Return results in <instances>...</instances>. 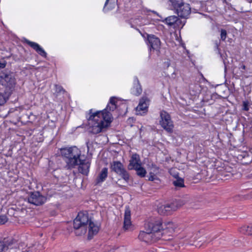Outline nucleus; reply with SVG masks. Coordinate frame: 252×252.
I'll return each mask as SVG.
<instances>
[{
	"instance_id": "nucleus-1",
	"label": "nucleus",
	"mask_w": 252,
	"mask_h": 252,
	"mask_svg": "<svg viewBox=\"0 0 252 252\" xmlns=\"http://www.w3.org/2000/svg\"><path fill=\"white\" fill-rule=\"evenodd\" d=\"M61 152L67 169L74 168L80 161L81 151L76 146L61 149Z\"/></svg>"
},
{
	"instance_id": "nucleus-2",
	"label": "nucleus",
	"mask_w": 252,
	"mask_h": 252,
	"mask_svg": "<svg viewBox=\"0 0 252 252\" xmlns=\"http://www.w3.org/2000/svg\"><path fill=\"white\" fill-rule=\"evenodd\" d=\"M100 112H92L90 110V114H92L89 118V124L90 126V132L93 134H97L102 131V129L107 127L112 122H107L104 119L103 115H101Z\"/></svg>"
},
{
	"instance_id": "nucleus-3",
	"label": "nucleus",
	"mask_w": 252,
	"mask_h": 252,
	"mask_svg": "<svg viewBox=\"0 0 252 252\" xmlns=\"http://www.w3.org/2000/svg\"><path fill=\"white\" fill-rule=\"evenodd\" d=\"M0 90L3 93L11 95L16 84L14 73L10 71L2 72L0 73Z\"/></svg>"
},
{
	"instance_id": "nucleus-4",
	"label": "nucleus",
	"mask_w": 252,
	"mask_h": 252,
	"mask_svg": "<svg viewBox=\"0 0 252 252\" xmlns=\"http://www.w3.org/2000/svg\"><path fill=\"white\" fill-rule=\"evenodd\" d=\"M91 221L87 213L80 212L73 221V227L76 236L84 234L87 231V226Z\"/></svg>"
},
{
	"instance_id": "nucleus-5",
	"label": "nucleus",
	"mask_w": 252,
	"mask_h": 252,
	"mask_svg": "<svg viewBox=\"0 0 252 252\" xmlns=\"http://www.w3.org/2000/svg\"><path fill=\"white\" fill-rule=\"evenodd\" d=\"M110 168L112 171L120 176L126 182H128L130 179V175L123 164L120 161H113L110 163Z\"/></svg>"
},
{
	"instance_id": "nucleus-6",
	"label": "nucleus",
	"mask_w": 252,
	"mask_h": 252,
	"mask_svg": "<svg viewBox=\"0 0 252 252\" xmlns=\"http://www.w3.org/2000/svg\"><path fill=\"white\" fill-rule=\"evenodd\" d=\"M162 223L160 219H152L145 224V230L156 234L160 233Z\"/></svg>"
},
{
	"instance_id": "nucleus-7",
	"label": "nucleus",
	"mask_w": 252,
	"mask_h": 252,
	"mask_svg": "<svg viewBox=\"0 0 252 252\" xmlns=\"http://www.w3.org/2000/svg\"><path fill=\"white\" fill-rule=\"evenodd\" d=\"M160 120L159 124L165 130L168 132H172L174 125L171 120V118L169 114L165 111H161L160 113Z\"/></svg>"
},
{
	"instance_id": "nucleus-8",
	"label": "nucleus",
	"mask_w": 252,
	"mask_h": 252,
	"mask_svg": "<svg viewBox=\"0 0 252 252\" xmlns=\"http://www.w3.org/2000/svg\"><path fill=\"white\" fill-rule=\"evenodd\" d=\"M175 227L172 222H169L167 224L162 225V228H161L160 234H161L159 239H162L167 241L172 239V234L174 232Z\"/></svg>"
},
{
	"instance_id": "nucleus-9",
	"label": "nucleus",
	"mask_w": 252,
	"mask_h": 252,
	"mask_svg": "<svg viewBox=\"0 0 252 252\" xmlns=\"http://www.w3.org/2000/svg\"><path fill=\"white\" fill-rule=\"evenodd\" d=\"M117 101L115 100L114 97H111L109 101V103L107 105L106 108L101 111H99L101 113V115H103L104 119L107 122H112L113 120V117L112 114L110 113L111 111H114L116 108V103Z\"/></svg>"
},
{
	"instance_id": "nucleus-10",
	"label": "nucleus",
	"mask_w": 252,
	"mask_h": 252,
	"mask_svg": "<svg viewBox=\"0 0 252 252\" xmlns=\"http://www.w3.org/2000/svg\"><path fill=\"white\" fill-rule=\"evenodd\" d=\"M161 234L159 233L154 234V233L145 230L140 232L138 238L140 240L146 243H151L158 240L161 237Z\"/></svg>"
},
{
	"instance_id": "nucleus-11",
	"label": "nucleus",
	"mask_w": 252,
	"mask_h": 252,
	"mask_svg": "<svg viewBox=\"0 0 252 252\" xmlns=\"http://www.w3.org/2000/svg\"><path fill=\"white\" fill-rule=\"evenodd\" d=\"M28 201L35 206L42 205L46 200V197L42 195L38 191L31 192L27 198Z\"/></svg>"
},
{
	"instance_id": "nucleus-12",
	"label": "nucleus",
	"mask_w": 252,
	"mask_h": 252,
	"mask_svg": "<svg viewBox=\"0 0 252 252\" xmlns=\"http://www.w3.org/2000/svg\"><path fill=\"white\" fill-rule=\"evenodd\" d=\"M176 10L179 17L183 18H187L191 12V7L189 4L183 2Z\"/></svg>"
},
{
	"instance_id": "nucleus-13",
	"label": "nucleus",
	"mask_w": 252,
	"mask_h": 252,
	"mask_svg": "<svg viewBox=\"0 0 252 252\" xmlns=\"http://www.w3.org/2000/svg\"><path fill=\"white\" fill-rule=\"evenodd\" d=\"M16 243V241L12 238H4L0 240V252L12 248Z\"/></svg>"
},
{
	"instance_id": "nucleus-14",
	"label": "nucleus",
	"mask_w": 252,
	"mask_h": 252,
	"mask_svg": "<svg viewBox=\"0 0 252 252\" xmlns=\"http://www.w3.org/2000/svg\"><path fill=\"white\" fill-rule=\"evenodd\" d=\"M147 40L150 46V50H158L160 47V41L159 39L153 34H147Z\"/></svg>"
},
{
	"instance_id": "nucleus-15",
	"label": "nucleus",
	"mask_w": 252,
	"mask_h": 252,
	"mask_svg": "<svg viewBox=\"0 0 252 252\" xmlns=\"http://www.w3.org/2000/svg\"><path fill=\"white\" fill-rule=\"evenodd\" d=\"M176 208L174 204L162 205L158 207V212L161 215H168L172 211L175 210Z\"/></svg>"
},
{
	"instance_id": "nucleus-16",
	"label": "nucleus",
	"mask_w": 252,
	"mask_h": 252,
	"mask_svg": "<svg viewBox=\"0 0 252 252\" xmlns=\"http://www.w3.org/2000/svg\"><path fill=\"white\" fill-rule=\"evenodd\" d=\"M25 42L28 44L30 47L33 49L40 56L46 57V53L37 43L31 41L27 39H25Z\"/></svg>"
},
{
	"instance_id": "nucleus-17",
	"label": "nucleus",
	"mask_w": 252,
	"mask_h": 252,
	"mask_svg": "<svg viewBox=\"0 0 252 252\" xmlns=\"http://www.w3.org/2000/svg\"><path fill=\"white\" fill-rule=\"evenodd\" d=\"M140 159L139 156L136 154H133L129 160V163L128 165V169L132 170L135 169L138 166H140Z\"/></svg>"
},
{
	"instance_id": "nucleus-18",
	"label": "nucleus",
	"mask_w": 252,
	"mask_h": 252,
	"mask_svg": "<svg viewBox=\"0 0 252 252\" xmlns=\"http://www.w3.org/2000/svg\"><path fill=\"white\" fill-rule=\"evenodd\" d=\"M131 214L130 210L128 207H126L125 209L124 215V221L123 228L126 230H128L131 226V222L130 220Z\"/></svg>"
},
{
	"instance_id": "nucleus-19",
	"label": "nucleus",
	"mask_w": 252,
	"mask_h": 252,
	"mask_svg": "<svg viewBox=\"0 0 252 252\" xmlns=\"http://www.w3.org/2000/svg\"><path fill=\"white\" fill-rule=\"evenodd\" d=\"M78 165H79L78 168L79 172L83 175H87L89 172L90 163L88 161L86 162L80 159V161H79Z\"/></svg>"
},
{
	"instance_id": "nucleus-20",
	"label": "nucleus",
	"mask_w": 252,
	"mask_h": 252,
	"mask_svg": "<svg viewBox=\"0 0 252 252\" xmlns=\"http://www.w3.org/2000/svg\"><path fill=\"white\" fill-rule=\"evenodd\" d=\"M99 227L97 225H95L93 222L90 221L89 223L88 239H92L94 235L97 233Z\"/></svg>"
},
{
	"instance_id": "nucleus-21",
	"label": "nucleus",
	"mask_w": 252,
	"mask_h": 252,
	"mask_svg": "<svg viewBox=\"0 0 252 252\" xmlns=\"http://www.w3.org/2000/svg\"><path fill=\"white\" fill-rule=\"evenodd\" d=\"M148 99L147 97H142L139 101L138 105L136 107V111L140 112V111H143V113H146L147 111Z\"/></svg>"
},
{
	"instance_id": "nucleus-22",
	"label": "nucleus",
	"mask_w": 252,
	"mask_h": 252,
	"mask_svg": "<svg viewBox=\"0 0 252 252\" xmlns=\"http://www.w3.org/2000/svg\"><path fill=\"white\" fill-rule=\"evenodd\" d=\"M165 23L169 26H172L176 25H179V23L181 22L180 19L177 16H170L166 18L164 20Z\"/></svg>"
},
{
	"instance_id": "nucleus-23",
	"label": "nucleus",
	"mask_w": 252,
	"mask_h": 252,
	"mask_svg": "<svg viewBox=\"0 0 252 252\" xmlns=\"http://www.w3.org/2000/svg\"><path fill=\"white\" fill-rule=\"evenodd\" d=\"M134 82V90L133 92L135 95H138L142 93V90L139 81L137 77H135Z\"/></svg>"
},
{
	"instance_id": "nucleus-24",
	"label": "nucleus",
	"mask_w": 252,
	"mask_h": 252,
	"mask_svg": "<svg viewBox=\"0 0 252 252\" xmlns=\"http://www.w3.org/2000/svg\"><path fill=\"white\" fill-rule=\"evenodd\" d=\"M107 174H108V168L106 167L103 168L101 170L100 173H99V174L97 177V182L98 183V182H103L105 180L106 177H107Z\"/></svg>"
},
{
	"instance_id": "nucleus-25",
	"label": "nucleus",
	"mask_w": 252,
	"mask_h": 252,
	"mask_svg": "<svg viewBox=\"0 0 252 252\" xmlns=\"http://www.w3.org/2000/svg\"><path fill=\"white\" fill-rule=\"evenodd\" d=\"M11 94H8L7 93H3L0 90V105H3L9 98Z\"/></svg>"
},
{
	"instance_id": "nucleus-26",
	"label": "nucleus",
	"mask_w": 252,
	"mask_h": 252,
	"mask_svg": "<svg viewBox=\"0 0 252 252\" xmlns=\"http://www.w3.org/2000/svg\"><path fill=\"white\" fill-rule=\"evenodd\" d=\"M173 184L176 188L185 187L184 179L180 177L177 178L176 180L173 181Z\"/></svg>"
},
{
	"instance_id": "nucleus-27",
	"label": "nucleus",
	"mask_w": 252,
	"mask_h": 252,
	"mask_svg": "<svg viewBox=\"0 0 252 252\" xmlns=\"http://www.w3.org/2000/svg\"><path fill=\"white\" fill-rule=\"evenodd\" d=\"M135 170L136 171L137 175L140 177H144L147 173L146 170L143 167H142L141 165L138 166Z\"/></svg>"
},
{
	"instance_id": "nucleus-28",
	"label": "nucleus",
	"mask_w": 252,
	"mask_h": 252,
	"mask_svg": "<svg viewBox=\"0 0 252 252\" xmlns=\"http://www.w3.org/2000/svg\"><path fill=\"white\" fill-rule=\"evenodd\" d=\"M169 1L175 10H176L184 2L183 0H169Z\"/></svg>"
},
{
	"instance_id": "nucleus-29",
	"label": "nucleus",
	"mask_w": 252,
	"mask_h": 252,
	"mask_svg": "<svg viewBox=\"0 0 252 252\" xmlns=\"http://www.w3.org/2000/svg\"><path fill=\"white\" fill-rule=\"evenodd\" d=\"M115 1L114 0H106L103 9H107L108 10L111 9L114 7Z\"/></svg>"
},
{
	"instance_id": "nucleus-30",
	"label": "nucleus",
	"mask_w": 252,
	"mask_h": 252,
	"mask_svg": "<svg viewBox=\"0 0 252 252\" xmlns=\"http://www.w3.org/2000/svg\"><path fill=\"white\" fill-rule=\"evenodd\" d=\"M241 231L248 235L252 234V227L249 226H244L241 228Z\"/></svg>"
},
{
	"instance_id": "nucleus-31",
	"label": "nucleus",
	"mask_w": 252,
	"mask_h": 252,
	"mask_svg": "<svg viewBox=\"0 0 252 252\" xmlns=\"http://www.w3.org/2000/svg\"><path fill=\"white\" fill-rule=\"evenodd\" d=\"M227 36V32L225 30L221 29L220 31V38L222 41H224Z\"/></svg>"
},
{
	"instance_id": "nucleus-32",
	"label": "nucleus",
	"mask_w": 252,
	"mask_h": 252,
	"mask_svg": "<svg viewBox=\"0 0 252 252\" xmlns=\"http://www.w3.org/2000/svg\"><path fill=\"white\" fill-rule=\"evenodd\" d=\"M7 221L6 216L4 215L0 216V224H3Z\"/></svg>"
},
{
	"instance_id": "nucleus-33",
	"label": "nucleus",
	"mask_w": 252,
	"mask_h": 252,
	"mask_svg": "<svg viewBox=\"0 0 252 252\" xmlns=\"http://www.w3.org/2000/svg\"><path fill=\"white\" fill-rule=\"evenodd\" d=\"M156 179H157V177L155 175L154 173H153V172L151 171L150 172V176L149 177V180L153 181L155 180Z\"/></svg>"
},
{
	"instance_id": "nucleus-34",
	"label": "nucleus",
	"mask_w": 252,
	"mask_h": 252,
	"mask_svg": "<svg viewBox=\"0 0 252 252\" xmlns=\"http://www.w3.org/2000/svg\"><path fill=\"white\" fill-rule=\"evenodd\" d=\"M243 109L245 111H248L249 108V102L248 101H243Z\"/></svg>"
},
{
	"instance_id": "nucleus-35",
	"label": "nucleus",
	"mask_w": 252,
	"mask_h": 252,
	"mask_svg": "<svg viewBox=\"0 0 252 252\" xmlns=\"http://www.w3.org/2000/svg\"><path fill=\"white\" fill-rule=\"evenodd\" d=\"M158 167H157L155 164H152L151 170L153 171V173H158Z\"/></svg>"
},
{
	"instance_id": "nucleus-36",
	"label": "nucleus",
	"mask_w": 252,
	"mask_h": 252,
	"mask_svg": "<svg viewBox=\"0 0 252 252\" xmlns=\"http://www.w3.org/2000/svg\"><path fill=\"white\" fill-rule=\"evenodd\" d=\"M198 239H199L198 241V240H196V241H195V246L196 247H200L201 246V245L199 244V242H202V241H203V238H198Z\"/></svg>"
},
{
	"instance_id": "nucleus-37",
	"label": "nucleus",
	"mask_w": 252,
	"mask_h": 252,
	"mask_svg": "<svg viewBox=\"0 0 252 252\" xmlns=\"http://www.w3.org/2000/svg\"><path fill=\"white\" fill-rule=\"evenodd\" d=\"M55 88H56V92L57 93H60V92H61L62 91H63L62 87H61L60 86L56 85Z\"/></svg>"
},
{
	"instance_id": "nucleus-38",
	"label": "nucleus",
	"mask_w": 252,
	"mask_h": 252,
	"mask_svg": "<svg viewBox=\"0 0 252 252\" xmlns=\"http://www.w3.org/2000/svg\"><path fill=\"white\" fill-rule=\"evenodd\" d=\"M6 66V63L5 62L1 63L0 62V69L4 68Z\"/></svg>"
},
{
	"instance_id": "nucleus-39",
	"label": "nucleus",
	"mask_w": 252,
	"mask_h": 252,
	"mask_svg": "<svg viewBox=\"0 0 252 252\" xmlns=\"http://www.w3.org/2000/svg\"><path fill=\"white\" fill-rule=\"evenodd\" d=\"M251 162V160H250V161H244V163H245V164H248V163H250Z\"/></svg>"
},
{
	"instance_id": "nucleus-40",
	"label": "nucleus",
	"mask_w": 252,
	"mask_h": 252,
	"mask_svg": "<svg viewBox=\"0 0 252 252\" xmlns=\"http://www.w3.org/2000/svg\"><path fill=\"white\" fill-rule=\"evenodd\" d=\"M246 155H247V153H245L244 155L243 158H244Z\"/></svg>"
},
{
	"instance_id": "nucleus-41",
	"label": "nucleus",
	"mask_w": 252,
	"mask_h": 252,
	"mask_svg": "<svg viewBox=\"0 0 252 252\" xmlns=\"http://www.w3.org/2000/svg\"><path fill=\"white\" fill-rule=\"evenodd\" d=\"M243 69H245V65H243Z\"/></svg>"
}]
</instances>
